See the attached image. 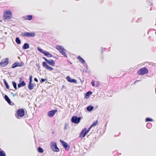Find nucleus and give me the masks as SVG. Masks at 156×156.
<instances>
[{"label": "nucleus", "instance_id": "42", "mask_svg": "<svg viewBox=\"0 0 156 156\" xmlns=\"http://www.w3.org/2000/svg\"><path fill=\"white\" fill-rule=\"evenodd\" d=\"M84 66H85L86 68L87 69H88V66H87V65H85Z\"/></svg>", "mask_w": 156, "mask_h": 156}, {"label": "nucleus", "instance_id": "29", "mask_svg": "<svg viewBox=\"0 0 156 156\" xmlns=\"http://www.w3.org/2000/svg\"><path fill=\"white\" fill-rule=\"evenodd\" d=\"M0 156H6L5 153L3 151H0Z\"/></svg>", "mask_w": 156, "mask_h": 156}, {"label": "nucleus", "instance_id": "33", "mask_svg": "<svg viewBox=\"0 0 156 156\" xmlns=\"http://www.w3.org/2000/svg\"><path fill=\"white\" fill-rule=\"evenodd\" d=\"M151 123H148L146 125L147 127L148 128H150L151 127Z\"/></svg>", "mask_w": 156, "mask_h": 156}, {"label": "nucleus", "instance_id": "15", "mask_svg": "<svg viewBox=\"0 0 156 156\" xmlns=\"http://www.w3.org/2000/svg\"><path fill=\"white\" fill-rule=\"evenodd\" d=\"M4 98L9 105H11L12 101L7 95H5Z\"/></svg>", "mask_w": 156, "mask_h": 156}, {"label": "nucleus", "instance_id": "37", "mask_svg": "<svg viewBox=\"0 0 156 156\" xmlns=\"http://www.w3.org/2000/svg\"><path fill=\"white\" fill-rule=\"evenodd\" d=\"M92 128V127H91V126H90L89 127V128L88 129H86V132H87V133H88L90 131V129H91Z\"/></svg>", "mask_w": 156, "mask_h": 156}, {"label": "nucleus", "instance_id": "4", "mask_svg": "<svg viewBox=\"0 0 156 156\" xmlns=\"http://www.w3.org/2000/svg\"><path fill=\"white\" fill-rule=\"evenodd\" d=\"M148 72V69L146 67L140 68L137 72V74L139 75H143L147 73Z\"/></svg>", "mask_w": 156, "mask_h": 156}, {"label": "nucleus", "instance_id": "48", "mask_svg": "<svg viewBox=\"0 0 156 156\" xmlns=\"http://www.w3.org/2000/svg\"><path fill=\"white\" fill-rule=\"evenodd\" d=\"M98 87V85H96V87Z\"/></svg>", "mask_w": 156, "mask_h": 156}, {"label": "nucleus", "instance_id": "11", "mask_svg": "<svg viewBox=\"0 0 156 156\" xmlns=\"http://www.w3.org/2000/svg\"><path fill=\"white\" fill-rule=\"evenodd\" d=\"M24 63L23 62H16L13 64L12 66V68H14L17 67H20L23 65Z\"/></svg>", "mask_w": 156, "mask_h": 156}, {"label": "nucleus", "instance_id": "18", "mask_svg": "<svg viewBox=\"0 0 156 156\" xmlns=\"http://www.w3.org/2000/svg\"><path fill=\"white\" fill-rule=\"evenodd\" d=\"M26 83L24 81H22V82H20V83L18 84V87L19 88L21 87H23L25 86Z\"/></svg>", "mask_w": 156, "mask_h": 156}, {"label": "nucleus", "instance_id": "32", "mask_svg": "<svg viewBox=\"0 0 156 156\" xmlns=\"http://www.w3.org/2000/svg\"><path fill=\"white\" fill-rule=\"evenodd\" d=\"M152 121L153 119L150 118H147L145 119V121L146 122H152Z\"/></svg>", "mask_w": 156, "mask_h": 156}, {"label": "nucleus", "instance_id": "36", "mask_svg": "<svg viewBox=\"0 0 156 156\" xmlns=\"http://www.w3.org/2000/svg\"><path fill=\"white\" fill-rule=\"evenodd\" d=\"M46 80L45 79L41 78L40 81L41 83H42L44 82Z\"/></svg>", "mask_w": 156, "mask_h": 156}, {"label": "nucleus", "instance_id": "39", "mask_svg": "<svg viewBox=\"0 0 156 156\" xmlns=\"http://www.w3.org/2000/svg\"><path fill=\"white\" fill-rule=\"evenodd\" d=\"M91 83V84H92V86L93 87L94 86H95V83H94V80H92V81Z\"/></svg>", "mask_w": 156, "mask_h": 156}, {"label": "nucleus", "instance_id": "16", "mask_svg": "<svg viewBox=\"0 0 156 156\" xmlns=\"http://www.w3.org/2000/svg\"><path fill=\"white\" fill-rule=\"evenodd\" d=\"M23 18L25 20H30L33 19V16L31 15H28L23 17Z\"/></svg>", "mask_w": 156, "mask_h": 156}, {"label": "nucleus", "instance_id": "52", "mask_svg": "<svg viewBox=\"0 0 156 156\" xmlns=\"http://www.w3.org/2000/svg\"><path fill=\"white\" fill-rule=\"evenodd\" d=\"M0 22H1V20H0Z\"/></svg>", "mask_w": 156, "mask_h": 156}, {"label": "nucleus", "instance_id": "43", "mask_svg": "<svg viewBox=\"0 0 156 156\" xmlns=\"http://www.w3.org/2000/svg\"><path fill=\"white\" fill-rule=\"evenodd\" d=\"M11 94L13 96V97H14L15 96V94L13 93L12 92L11 93Z\"/></svg>", "mask_w": 156, "mask_h": 156}, {"label": "nucleus", "instance_id": "24", "mask_svg": "<svg viewBox=\"0 0 156 156\" xmlns=\"http://www.w3.org/2000/svg\"><path fill=\"white\" fill-rule=\"evenodd\" d=\"M33 83H29L28 85V87L29 90H32L34 88V86H33Z\"/></svg>", "mask_w": 156, "mask_h": 156}, {"label": "nucleus", "instance_id": "27", "mask_svg": "<svg viewBox=\"0 0 156 156\" xmlns=\"http://www.w3.org/2000/svg\"><path fill=\"white\" fill-rule=\"evenodd\" d=\"M37 49L41 53L44 54L46 51H44V50L40 48L39 47L37 48Z\"/></svg>", "mask_w": 156, "mask_h": 156}, {"label": "nucleus", "instance_id": "2", "mask_svg": "<svg viewBox=\"0 0 156 156\" xmlns=\"http://www.w3.org/2000/svg\"><path fill=\"white\" fill-rule=\"evenodd\" d=\"M56 48L59 51L60 53L63 55L65 57H67V55L66 54V50L62 46L57 45L56 46Z\"/></svg>", "mask_w": 156, "mask_h": 156}, {"label": "nucleus", "instance_id": "49", "mask_svg": "<svg viewBox=\"0 0 156 156\" xmlns=\"http://www.w3.org/2000/svg\"><path fill=\"white\" fill-rule=\"evenodd\" d=\"M72 64V63H71V62H70V64Z\"/></svg>", "mask_w": 156, "mask_h": 156}, {"label": "nucleus", "instance_id": "22", "mask_svg": "<svg viewBox=\"0 0 156 156\" xmlns=\"http://www.w3.org/2000/svg\"><path fill=\"white\" fill-rule=\"evenodd\" d=\"M44 55L48 58L51 57L52 56V55L49 53V52L46 51H45Z\"/></svg>", "mask_w": 156, "mask_h": 156}, {"label": "nucleus", "instance_id": "14", "mask_svg": "<svg viewBox=\"0 0 156 156\" xmlns=\"http://www.w3.org/2000/svg\"><path fill=\"white\" fill-rule=\"evenodd\" d=\"M66 79L69 82L71 83H76L77 81L76 80L73 79H72L70 78L69 76H68L66 77Z\"/></svg>", "mask_w": 156, "mask_h": 156}, {"label": "nucleus", "instance_id": "45", "mask_svg": "<svg viewBox=\"0 0 156 156\" xmlns=\"http://www.w3.org/2000/svg\"><path fill=\"white\" fill-rule=\"evenodd\" d=\"M139 81V80H136V81H135V83H136V82H137L138 81Z\"/></svg>", "mask_w": 156, "mask_h": 156}, {"label": "nucleus", "instance_id": "41", "mask_svg": "<svg viewBox=\"0 0 156 156\" xmlns=\"http://www.w3.org/2000/svg\"><path fill=\"white\" fill-rule=\"evenodd\" d=\"M34 80L36 82H38V79L36 78H35L34 79Z\"/></svg>", "mask_w": 156, "mask_h": 156}, {"label": "nucleus", "instance_id": "1", "mask_svg": "<svg viewBox=\"0 0 156 156\" xmlns=\"http://www.w3.org/2000/svg\"><path fill=\"white\" fill-rule=\"evenodd\" d=\"M12 17V14L9 10H5L4 11V19L7 20H9Z\"/></svg>", "mask_w": 156, "mask_h": 156}, {"label": "nucleus", "instance_id": "19", "mask_svg": "<svg viewBox=\"0 0 156 156\" xmlns=\"http://www.w3.org/2000/svg\"><path fill=\"white\" fill-rule=\"evenodd\" d=\"M92 92L91 91H88L87 92L85 95L84 97L86 99H88L89 98L90 95L92 94Z\"/></svg>", "mask_w": 156, "mask_h": 156}, {"label": "nucleus", "instance_id": "26", "mask_svg": "<svg viewBox=\"0 0 156 156\" xmlns=\"http://www.w3.org/2000/svg\"><path fill=\"white\" fill-rule=\"evenodd\" d=\"M15 41L16 43L17 44H21V41L19 37H16Z\"/></svg>", "mask_w": 156, "mask_h": 156}, {"label": "nucleus", "instance_id": "35", "mask_svg": "<svg viewBox=\"0 0 156 156\" xmlns=\"http://www.w3.org/2000/svg\"><path fill=\"white\" fill-rule=\"evenodd\" d=\"M32 75H30L29 76V82L31 83L32 82Z\"/></svg>", "mask_w": 156, "mask_h": 156}, {"label": "nucleus", "instance_id": "20", "mask_svg": "<svg viewBox=\"0 0 156 156\" xmlns=\"http://www.w3.org/2000/svg\"><path fill=\"white\" fill-rule=\"evenodd\" d=\"M30 46L28 44L25 43L22 46V48L23 49H26L29 48Z\"/></svg>", "mask_w": 156, "mask_h": 156}, {"label": "nucleus", "instance_id": "34", "mask_svg": "<svg viewBox=\"0 0 156 156\" xmlns=\"http://www.w3.org/2000/svg\"><path fill=\"white\" fill-rule=\"evenodd\" d=\"M68 124L67 123H66L65 124V126H64V130H67V128H68Z\"/></svg>", "mask_w": 156, "mask_h": 156}, {"label": "nucleus", "instance_id": "17", "mask_svg": "<svg viewBox=\"0 0 156 156\" xmlns=\"http://www.w3.org/2000/svg\"><path fill=\"white\" fill-rule=\"evenodd\" d=\"M47 63L52 66H54L55 63V61L52 59L48 60Z\"/></svg>", "mask_w": 156, "mask_h": 156}, {"label": "nucleus", "instance_id": "51", "mask_svg": "<svg viewBox=\"0 0 156 156\" xmlns=\"http://www.w3.org/2000/svg\"><path fill=\"white\" fill-rule=\"evenodd\" d=\"M17 119H19L18 117H17Z\"/></svg>", "mask_w": 156, "mask_h": 156}, {"label": "nucleus", "instance_id": "23", "mask_svg": "<svg viewBox=\"0 0 156 156\" xmlns=\"http://www.w3.org/2000/svg\"><path fill=\"white\" fill-rule=\"evenodd\" d=\"M77 58L79 61L81 62L82 63L84 64L85 63V61L84 59L80 56H78Z\"/></svg>", "mask_w": 156, "mask_h": 156}, {"label": "nucleus", "instance_id": "46", "mask_svg": "<svg viewBox=\"0 0 156 156\" xmlns=\"http://www.w3.org/2000/svg\"><path fill=\"white\" fill-rule=\"evenodd\" d=\"M152 3H150V5H152Z\"/></svg>", "mask_w": 156, "mask_h": 156}, {"label": "nucleus", "instance_id": "31", "mask_svg": "<svg viewBox=\"0 0 156 156\" xmlns=\"http://www.w3.org/2000/svg\"><path fill=\"white\" fill-rule=\"evenodd\" d=\"M98 122V120H96L95 122H93V123L90 126H91V127H92L94 126H95L97 124Z\"/></svg>", "mask_w": 156, "mask_h": 156}, {"label": "nucleus", "instance_id": "21", "mask_svg": "<svg viewBox=\"0 0 156 156\" xmlns=\"http://www.w3.org/2000/svg\"><path fill=\"white\" fill-rule=\"evenodd\" d=\"M94 107L91 105H90L88 106L86 109L87 111L90 112L92 111L94 109Z\"/></svg>", "mask_w": 156, "mask_h": 156}, {"label": "nucleus", "instance_id": "13", "mask_svg": "<svg viewBox=\"0 0 156 156\" xmlns=\"http://www.w3.org/2000/svg\"><path fill=\"white\" fill-rule=\"evenodd\" d=\"M87 133L86 132V128H85L82 129L80 135V137L83 138L84 137Z\"/></svg>", "mask_w": 156, "mask_h": 156}, {"label": "nucleus", "instance_id": "10", "mask_svg": "<svg viewBox=\"0 0 156 156\" xmlns=\"http://www.w3.org/2000/svg\"><path fill=\"white\" fill-rule=\"evenodd\" d=\"M60 141L61 143V145L66 150L68 151L69 150L70 148V146L68 144L65 142L64 141L61 140H60Z\"/></svg>", "mask_w": 156, "mask_h": 156}, {"label": "nucleus", "instance_id": "9", "mask_svg": "<svg viewBox=\"0 0 156 156\" xmlns=\"http://www.w3.org/2000/svg\"><path fill=\"white\" fill-rule=\"evenodd\" d=\"M9 58H7L3 59L0 62V64L2 67H4L7 66L9 63Z\"/></svg>", "mask_w": 156, "mask_h": 156}, {"label": "nucleus", "instance_id": "47", "mask_svg": "<svg viewBox=\"0 0 156 156\" xmlns=\"http://www.w3.org/2000/svg\"><path fill=\"white\" fill-rule=\"evenodd\" d=\"M64 85H62V88H64Z\"/></svg>", "mask_w": 156, "mask_h": 156}, {"label": "nucleus", "instance_id": "3", "mask_svg": "<svg viewBox=\"0 0 156 156\" xmlns=\"http://www.w3.org/2000/svg\"><path fill=\"white\" fill-rule=\"evenodd\" d=\"M43 58L45 61L46 62H42V65L47 70H48L50 71H52L53 69L52 67H51V66H49V65H48L47 62L48 60L45 57H43Z\"/></svg>", "mask_w": 156, "mask_h": 156}, {"label": "nucleus", "instance_id": "8", "mask_svg": "<svg viewBox=\"0 0 156 156\" xmlns=\"http://www.w3.org/2000/svg\"><path fill=\"white\" fill-rule=\"evenodd\" d=\"M35 35V33L33 32H25L22 34V36L23 37H34Z\"/></svg>", "mask_w": 156, "mask_h": 156}, {"label": "nucleus", "instance_id": "30", "mask_svg": "<svg viewBox=\"0 0 156 156\" xmlns=\"http://www.w3.org/2000/svg\"><path fill=\"white\" fill-rule=\"evenodd\" d=\"M38 151L40 153H42L43 152L44 150L41 147H39L37 148Z\"/></svg>", "mask_w": 156, "mask_h": 156}, {"label": "nucleus", "instance_id": "38", "mask_svg": "<svg viewBox=\"0 0 156 156\" xmlns=\"http://www.w3.org/2000/svg\"><path fill=\"white\" fill-rule=\"evenodd\" d=\"M36 66H37V67L38 68V69H39V68H40L39 63H36Z\"/></svg>", "mask_w": 156, "mask_h": 156}, {"label": "nucleus", "instance_id": "7", "mask_svg": "<svg viewBox=\"0 0 156 156\" xmlns=\"http://www.w3.org/2000/svg\"><path fill=\"white\" fill-rule=\"evenodd\" d=\"M16 114L19 117H23L25 114V111L23 108L19 109L16 111Z\"/></svg>", "mask_w": 156, "mask_h": 156}, {"label": "nucleus", "instance_id": "12", "mask_svg": "<svg viewBox=\"0 0 156 156\" xmlns=\"http://www.w3.org/2000/svg\"><path fill=\"white\" fill-rule=\"evenodd\" d=\"M57 112V109L49 111L48 113V115L49 117H52L55 115V113Z\"/></svg>", "mask_w": 156, "mask_h": 156}, {"label": "nucleus", "instance_id": "28", "mask_svg": "<svg viewBox=\"0 0 156 156\" xmlns=\"http://www.w3.org/2000/svg\"><path fill=\"white\" fill-rule=\"evenodd\" d=\"M12 84L13 86V87H14V88H15V89L16 90L17 88V84H16V82L14 81H12Z\"/></svg>", "mask_w": 156, "mask_h": 156}, {"label": "nucleus", "instance_id": "40", "mask_svg": "<svg viewBox=\"0 0 156 156\" xmlns=\"http://www.w3.org/2000/svg\"><path fill=\"white\" fill-rule=\"evenodd\" d=\"M23 81L22 80V78L21 77H20V80H19V82H22V81Z\"/></svg>", "mask_w": 156, "mask_h": 156}, {"label": "nucleus", "instance_id": "25", "mask_svg": "<svg viewBox=\"0 0 156 156\" xmlns=\"http://www.w3.org/2000/svg\"><path fill=\"white\" fill-rule=\"evenodd\" d=\"M3 82H4V83L5 85V87H6V88L8 89H9V86L8 85V84L7 82L6 81V80L5 79H4L3 80Z\"/></svg>", "mask_w": 156, "mask_h": 156}, {"label": "nucleus", "instance_id": "6", "mask_svg": "<svg viewBox=\"0 0 156 156\" xmlns=\"http://www.w3.org/2000/svg\"><path fill=\"white\" fill-rule=\"evenodd\" d=\"M81 119L80 117H78L77 116H73L71 119V121L75 124L79 123Z\"/></svg>", "mask_w": 156, "mask_h": 156}, {"label": "nucleus", "instance_id": "50", "mask_svg": "<svg viewBox=\"0 0 156 156\" xmlns=\"http://www.w3.org/2000/svg\"><path fill=\"white\" fill-rule=\"evenodd\" d=\"M151 8L150 10H151Z\"/></svg>", "mask_w": 156, "mask_h": 156}, {"label": "nucleus", "instance_id": "44", "mask_svg": "<svg viewBox=\"0 0 156 156\" xmlns=\"http://www.w3.org/2000/svg\"><path fill=\"white\" fill-rule=\"evenodd\" d=\"M33 86H34V88L36 86V84L35 83H33Z\"/></svg>", "mask_w": 156, "mask_h": 156}, {"label": "nucleus", "instance_id": "5", "mask_svg": "<svg viewBox=\"0 0 156 156\" xmlns=\"http://www.w3.org/2000/svg\"><path fill=\"white\" fill-rule=\"evenodd\" d=\"M50 146L51 148L53 151L58 152L59 151V149L57 147L56 142H52L50 144Z\"/></svg>", "mask_w": 156, "mask_h": 156}]
</instances>
